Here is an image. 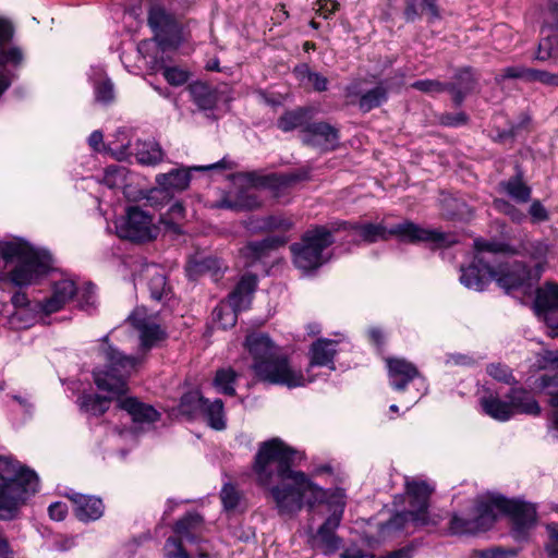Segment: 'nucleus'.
I'll return each instance as SVG.
<instances>
[{
  "label": "nucleus",
  "instance_id": "49",
  "mask_svg": "<svg viewBox=\"0 0 558 558\" xmlns=\"http://www.w3.org/2000/svg\"><path fill=\"white\" fill-rule=\"evenodd\" d=\"M293 227L291 219L283 216H268L264 220L263 229L287 231Z\"/></svg>",
  "mask_w": 558,
  "mask_h": 558
},
{
  "label": "nucleus",
  "instance_id": "33",
  "mask_svg": "<svg viewBox=\"0 0 558 558\" xmlns=\"http://www.w3.org/2000/svg\"><path fill=\"white\" fill-rule=\"evenodd\" d=\"M308 111L304 108L284 112L277 121V126L283 132H290L295 129L302 130L308 124Z\"/></svg>",
  "mask_w": 558,
  "mask_h": 558
},
{
  "label": "nucleus",
  "instance_id": "37",
  "mask_svg": "<svg viewBox=\"0 0 558 558\" xmlns=\"http://www.w3.org/2000/svg\"><path fill=\"white\" fill-rule=\"evenodd\" d=\"M214 323L221 329L233 327L236 324L238 312L230 304L220 302L213 312Z\"/></svg>",
  "mask_w": 558,
  "mask_h": 558
},
{
  "label": "nucleus",
  "instance_id": "31",
  "mask_svg": "<svg viewBox=\"0 0 558 558\" xmlns=\"http://www.w3.org/2000/svg\"><path fill=\"white\" fill-rule=\"evenodd\" d=\"M536 387L549 396V404L554 408L553 424L558 429V374L543 375L536 380Z\"/></svg>",
  "mask_w": 558,
  "mask_h": 558
},
{
  "label": "nucleus",
  "instance_id": "18",
  "mask_svg": "<svg viewBox=\"0 0 558 558\" xmlns=\"http://www.w3.org/2000/svg\"><path fill=\"white\" fill-rule=\"evenodd\" d=\"M225 168V159L208 166H196L192 168H174L167 173L156 177L157 184L167 192H182L186 190L191 182L192 170L205 171L210 169Z\"/></svg>",
  "mask_w": 558,
  "mask_h": 558
},
{
  "label": "nucleus",
  "instance_id": "36",
  "mask_svg": "<svg viewBox=\"0 0 558 558\" xmlns=\"http://www.w3.org/2000/svg\"><path fill=\"white\" fill-rule=\"evenodd\" d=\"M386 99L387 89L383 85H377L361 96L359 107L362 111L368 112L372 109L379 107Z\"/></svg>",
  "mask_w": 558,
  "mask_h": 558
},
{
  "label": "nucleus",
  "instance_id": "44",
  "mask_svg": "<svg viewBox=\"0 0 558 558\" xmlns=\"http://www.w3.org/2000/svg\"><path fill=\"white\" fill-rule=\"evenodd\" d=\"M52 293L66 304L76 293L75 282L70 279L59 280L53 284Z\"/></svg>",
  "mask_w": 558,
  "mask_h": 558
},
{
  "label": "nucleus",
  "instance_id": "1",
  "mask_svg": "<svg viewBox=\"0 0 558 558\" xmlns=\"http://www.w3.org/2000/svg\"><path fill=\"white\" fill-rule=\"evenodd\" d=\"M302 456L274 438L260 444L255 456L253 471L257 483L269 489L281 514L299 512L305 505L313 508L327 499V494L315 485L305 473L292 468Z\"/></svg>",
  "mask_w": 558,
  "mask_h": 558
},
{
  "label": "nucleus",
  "instance_id": "55",
  "mask_svg": "<svg viewBox=\"0 0 558 558\" xmlns=\"http://www.w3.org/2000/svg\"><path fill=\"white\" fill-rule=\"evenodd\" d=\"M531 81H537L549 86H558V74L533 70V72H531Z\"/></svg>",
  "mask_w": 558,
  "mask_h": 558
},
{
  "label": "nucleus",
  "instance_id": "54",
  "mask_svg": "<svg viewBox=\"0 0 558 558\" xmlns=\"http://www.w3.org/2000/svg\"><path fill=\"white\" fill-rule=\"evenodd\" d=\"M316 13L324 19L330 17L338 10L340 4L335 0H317L315 3Z\"/></svg>",
  "mask_w": 558,
  "mask_h": 558
},
{
  "label": "nucleus",
  "instance_id": "3",
  "mask_svg": "<svg viewBox=\"0 0 558 558\" xmlns=\"http://www.w3.org/2000/svg\"><path fill=\"white\" fill-rule=\"evenodd\" d=\"M496 511L511 517L513 535L517 539H524L527 531L536 523V508L534 505L507 499L500 495H488L477 499L472 512L466 517L453 514L449 522V530L456 535L486 531L495 523Z\"/></svg>",
  "mask_w": 558,
  "mask_h": 558
},
{
  "label": "nucleus",
  "instance_id": "12",
  "mask_svg": "<svg viewBox=\"0 0 558 558\" xmlns=\"http://www.w3.org/2000/svg\"><path fill=\"white\" fill-rule=\"evenodd\" d=\"M12 25L0 19V96L11 86L15 78L14 71L22 66L25 57L23 50L17 47L3 48L13 37Z\"/></svg>",
  "mask_w": 558,
  "mask_h": 558
},
{
  "label": "nucleus",
  "instance_id": "15",
  "mask_svg": "<svg viewBox=\"0 0 558 558\" xmlns=\"http://www.w3.org/2000/svg\"><path fill=\"white\" fill-rule=\"evenodd\" d=\"M500 248H502L501 244ZM501 251L492 256V269L488 271L492 281L495 280L500 288L509 292L521 287L529 279V271L521 263L500 260Z\"/></svg>",
  "mask_w": 558,
  "mask_h": 558
},
{
  "label": "nucleus",
  "instance_id": "9",
  "mask_svg": "<svg viewBox=\"0 0 558 558\" xmlns=\"http://www.w3.org/2000/svg\"><path fill=\"white\" fill-rule=\"evenodd\" d=\"M405 489L410 497V509L396 513L385 524L387 530H402L410 522L415 526L425 525L428 521L427 509L433 488L425 481L407 478Z\"/></svg>",
  "mask_w": 558,
  "mask_h": 558
},
{
  "label": "nucleus",
  "instance_id": "45",
  "mask_svg": "<svg viewBox=\"0 0 558 558\" xmlns=\"http://www.w3.org/2000/svg\"><path fill=\"white\" fill-rule=\"evenodd\" d=\"M487 373L489 376H492L494 379L498 381L508 385L515 383L511 369L507 365H504L501 363L489 364L487 366Z\"/></svg>",
  "mask_w": 558,
  "mask_h": 558
},
{
  "label": "nucleus",
  "instance_id": "39",
  "mask_svg": "<svg viewBox=\"0 0 558 558\" xmlns=\"http://www.w3.org/2000/svg\"><path fill=\"white\" fill-rule=\"evenodd\" d=\"M236 373L231 368L218 369L214 379V385L218 392L233 396L235 393L234 383Z\"/></svg>",
  "mask_w": 558,
  "mask_h": 558
},
{
  "label": "nucleus",
  "instance_id": "27",
  "mask_svg": "<svg viewBox=\"0 0 558 558\" xmlns=\"http://www.w3.org/2000/svg\"><path fill=\"white\" fill-rule=\"evenodd\" d=\"M454 82L448 84V92L452 96L456 106H460L466 95L474 90L476 80L470 69L459 71L454 76Z\"/></svg>",
  "mask_w": 558,
  "mask_h": 558
},
{
  "label": "nucleus",
  "instance_id": "59",
  "mask_svg": "<svg viewBox=\"0 0 558 558\" xmlns=\"http://www.w3.org/2000/svg\"><path fill=\"white\" fill-rule=\"evenodd\" d=\"M529 213L534 222H541L548 219V213L539 201H534L531 204Z\"/></svg>",
  "mask_w": 558,
  "mask_h": 558
},
{
  "label": "nucleus",
  "instance_id": "26",
  "mask_svg": "<svg viewBox=\"0 0 558 558\" xmlns=\"http://www.w3.org/2000/svg\"><path fill=\"white\" fill-rule=\"evenodd\" d=\"M507 398L511 404L512 415L517 413L527 415H538L541 413V407L534 399L532 393L523 388H512Z\"/></svg>",
  "mask_w": 558,
  "mask_h": 558
},
{
  "label": "nucleus",
  "instance_id": "53",
  "mask_svg": "<svg viewBox=\"0 0 558 558\" xmlns=\"http://www.w3.org/2000/svg\"><path fill=\"white\" fill-rule=\"evenodd\" d=\"M537 364L541 368H558V350H544L538 354Z\"/></svg>",
  "mask_w": 558,
  "mask_h": 558
},
{
  "label": "nucleus",
  "instance_id": "63",
  "mask_svg": "<svg viewBox=\"0 0 558 558\" xmlns=\"http://www.w3.org/2000/svg\"><path fill=\"white\" fill-rule=\"evenodd\" d=\"M307 85H311L316 92H325L328 88V80L320 73L313 71L307 80Z\"/></svg>",
  "mask_w": 558,
  "mask_h": 558
},
{
  "label": "nucleus",
  "instance_id": "47",
  "mask_svg": "<svg viewBox=\"0 0 558 558\" xmlns=\"http://www.w3.org/2000/svg\"><path fill=\"white\" fill-rule=\"evenodd\" d=\"M166 81L173 86H181L189 80V73L177 66H167L162 71Z\"/></svg>",
  "mask_w": 558,
  "mask_h": 558
},
{
  "label": "nucleus",
  "instance_id": "57",
  "mask_svg": "<svg viewBox=\"0 0 558 558\" xmlns=\"http://www.w3.org/2000/svg\"><path fill=\"white\" fill-rule=\"evenodd\" d=\"M531 72H533V69L508 66L502 70L501 76L504 78H526L531 81Z\"/></svg>",
  "mask_w": 558,
  "mask_h": 558
},
{
  "label": "nucleus",
  "instance_id": "51",
  "mask_svg": "<svg viewBox=\"0 0 558 558\" xmlns=\"http://www.w3.org/2000/svg\"><path fill=\"white\" fill-rule=\"evenodd\" d=\"M543 23L549 28L558 25V0H546Z\"/></svg>",
  "mask_w": 558,
  "mask_h": 558
},
{
  "label": "nucleus",
  "instance_id": "35",
  "mask_svg": "<svg viewBox=\"0 0 558 558\" xmlns=\"http://www.w3.org/2000/svg\"><path fill=\"white\" fill-rule=\"evenodd\" d=\"M163 158V151L158 143L144 142L138 144L136 149V159L142 165L153 166L160 162Z\"/></svg>",
  "mask_w": 558,
  "mask_h": 558
},
{
  "label": "nucleus",
  "instance_id": "14",
  "mask_svg": "<svg viewBox=\"0 0 558 558\" xmlns=\"http://www.w3.org/2000/svg\"><path fill=\"white\" fill-rule=\"evenodd\" d=\"M148 25L155 34V40L162 50L178 47L181 44L180 26L171 13L159 5L151 7L148 12Z\"/></svg>",
  "mask_w": 558,
  "mask_h": 558
},
{
  "label": "nucleus",
  "instance_id": "56",
  "mask_svg": "<svg viewBox=\"0 0 558 558\" xmlns=\"http://www.w3.org/2000/svg\"><path fill=\"white\" fill-rule=\"evenodd\" d=\"M64 305L65 303L53 293L39 303L41 311L48 315L60 311Z\"/></svg>",
  "mask_w": 558,
  "mask_h": 558
},
{
  "label": "nucleus",
  "instance_id": "16",
  "mask_svg": "<svg viewBox=\"0 0 558 558\" xmlns=\"http://www.w3.org/2000/svg\"><path fill=\"white\" fill-rule=\"evenodd\" d=\"M128 320L140 333L142 351L147 352L163 340L165 331L153 317L147 315L144 308L134 310Z\"/></svg>",
  "mask_w": 558,
  "mask_h": 558
},
{
  "label": "nucleus",
  "instance_id": "8",
  "mask_svg": "<svg viewBox=\"0 0 558 558\" xmlns=\"http://www.w3.org/2000/svg\"><path fill=\"white\" fill-rule=\"evenodd\" d=\"M345 223H331L327 226H314L304 232L300 242L290 246L293 263L296 268L307 272L320 267L326 258L324 251L335 242L333 234L340 231Z\"/></svg>",
  "mask_w": 558,
  "mask_h": 558
},
{
  "label": "nucleus",
  "instance_id": "11",
  "mask_svg": "<svg viewBox=\"0 0 558 558\" xmlns=\"http://www.w3.org/2000/svg\"><path fill=\"white\" fill-rule=\"evenodd\" d=\"M327 504L331 513L312 537L313 548L326 555L335 553L341 546V538L337 536L336 530L341 522L345 507L343 492L338 490L327 499Z\"/></svg>",
  "mask_w": 558,
  "mask_h": 558
},
{
  "label": "nucleus",
  "instance_id": "50",
  "mask_svg": "<svg viewBox=\"0 0 558 558\" xmlns=\"http://www.w3.org/2000/svg\"><path fill=\"white\" fill-rule=\"evenodd\" d=\"M167 558H190L179 538L169 537L165 544Z\"/></svg>",
  "mask_w": 558,
  "mask_h": 558
},
{
  "label": "nucleus",
  "instance_id": "29",
  "mask_svg": "<svg viewBox=\"0 0 558 558\" xmlns=\"http://www.w3.org/2000/svg\"><path fill=\"white\" fill-rule=\"evenodd\" d=\"M499 187L500 191L505 192L517 202L525 203L530 199L531 189L523 182L521 172H518L509 180L501 181Z\"/></svg>",
  "mask_w": 558,
  "mask_h": 558
},
{
  "label": "nucleus",
  "instance_id": "43",
  "mask_svg": "<svg viewBox=\"0 0 558 558\" xmlns=\"http://www.w3.org/2000/svg\"><path fill=\"white\" fill-rule=\"evenodd\" d=\"M240 210H253L262 206V198L254 190H241L235 195Z\"/></svg>",
  "mask_w": 558,
  "mask_h": 558
},
{
  "label": "nucleus",
  "instance_id": "28",
  "mask_svg": "<svg viewBox=\"0 0 558 558\" xmlns=\"http://www.w3.org/2000/svg\"><path fill=\"white\" fill-rule=\"evenodd\" d=\"M481 405L485 414L496 421L505 422L513 416L510 401H504L496 395L481 398Z\"/></svg>",
  "mask_w": 558,
  "mask_h": 558
},
{
  "label": "nucleus",
  "instance_id": "40",
  "mask_svg": "<svg viewBox=\"0 0 558 558\" xmlns=\"http://www.w3.org/2000/svg\"><path fill=\"white\" fill-rule=\"evenodd\" d=\"M535 58L541 61L558 58V34H548L539 40Z\"/></svg>",
  "mask_w": 558,
  "mask_h": 558
},
{
  "label": "nucleus",
  "instance_id": "17",
  "mask_svg": "<svg viewBox=\"0 0 558 558\" xmlns=\"http://www.w3.org/2000/svg\"><path fill=\"white\" fill-rule=\"evenodd\" d=\"M302 142L322 151L332 150L338 146L339 132L326 122L307 124L302 131Z\"/></svg>",
  "mask_w": 558,
  "mask_h": 558
},
{
  "label": "nucleus",
  "instance_id": "46",
  "mask_svg": "<svg viewBox=\"0 0 558 558\" xmlns=\"http://www.w3.org/2000/svg\"><path fill=\"white\" fill-rule=\"evenodd\" d=\"M412 87L427 94L448 92V84L437 80H418L412 84Z\"/></svg>",
  "mask_w": 558,
  "mask_h": 558
},
{
  "label": "nucleus",
  "instance_id": "19",
  "mask_svg": "<svg viewBox=\"0 0 558 558\" xmlns=\"http://www.w3.org/2000/svg\"><path fill=\"white\" fill-rule=\"evenodd\" d=\"M192 402H195V408L199 409L205 414L210 427L217 430H221L226 427L223 403L220 399L209 401L199 396L198 392H190L184 395L181 399L182 407Z\"/></svg>",
  "mask_w": 558,
  "mask_h": 558
},
{
  "label": "nucleus",
  "instance_id": "25",
  "mask_svg": "<svg viewBox=\"0 0 558 558\" xmlns=\"http://www.w3.org/2000/svg\"><path fill=\"white\" fill-rule=\"evenodd\" d=\"M395 1L389 0V4L393 7ZM403 16L408 23L415 22L423 15H426L429 21H435L439 17L436 0H403Z\"/></svg>",
  "mask_w": 558,
  "mask_h": 558
},
{
  "label": "nucleus",
  "instance_id": "38",
  "mask_svg": "<svg viewBox=\"0 0 558 558\" xmlns=\"http://www.w3.org/2000/svg\"><path fill=\"white\" fill-rule=\"evenodd\" d=\"M191 95L194 102L199 109L208 110L213 109L216 104V97L205 84H193L190 87Z\"/></svg>",
  "mask_w": 558,
  "mask_h": 558
},
{
  "label": "nucleus",
  "instance_id": "20",
  "mask_svg": "<svg viewBox=\"0 0 558 558\" xmlns=\"http://www.w3.org/2000/svg\"><path fill=\"white\" fill-rule=\"evenodd\" d=\"M286 243V236L270 235L260 241L248 242L240 250V255L244 258V266L250 267L257 260L269 256L271 251L283 246Z\"/></svg>",
  "mask_w": 558,
  "mask_h": 558
},
{
  "label": "nucleus",
  "instance_id": "62",
  "mask_svg": "<svg viewBox=\"0 0 558 558\" xmlns=\"http://www.w3.org/2000/svg\"><path fill=\"white\" fill-rule=\"evenodd\" d=\"M48 513L50 519L62 521L68 513V507L64 502L56 501L49 506Z\"/></svg>",
  "mask_w": 558,
  "mask_h": 558
},
{
  "label": "nucleus",
  "instance_id": "58",
  "mask_svg": "<svg viewBox=\"0 0 558 558\" xmlns=\"http://www.w3.org/2000/svg\"><path fill=\"white\" fill-rule=\"evenodd\" d=\"M547 531L550 537V544L547 546V550L551 558H558V525L555 523L548 524Z\"/></svg>",
  "mask_w": 558,
  "mask_h": 558
},
{
  "label": "nucleus",
  "instance_id": "30",
  "mask_svg": "<svg viewBox=\"0 0 558 558\" xmlns=\"http://www.w3.org/2000/svg\"><path fill=\"white\" fill-rule=\"evenodd\" d=\"M203 524V517L196 512L187 513L182 519L178 520L174 525V532L182 538L189 542H197L195 532L199 530Z\"/></svg>",
  "mask_w": 558,
  "mask_h": 558
},
{
  "label": "nucleus",
  "instance_id": "2",
  "mask_svg": "<svg viewBox=\"0 0 558 558\" xmlns=\"http://www.w3.org/2000/svg\"><path fill=\"white\" fill-rule=\"evenodd\" d=\"M245 347L252 355V368L255 375L260 380L269 384L283 385L289 388L301 387L314 380L310 376L314 366H326L330 371L336 369L333 359L337 353V341L335 340L320 338L312 343L307 368L308 378L291 368L288 359L267 335H248Z\"/></svg>",
  "mask_w": 558,
  "mask_h": 558
},
{
  "label": "nucleus",
  "instance_id": "60",
  "mask_svg": "<svg viewBox=\"0 0 558 558\" xmlns=\"http://www.w3.org/2000/svg\"><path fill=\"white\" fill-rule=\"evenodd\" d=\"M341 558H375V556L369 550L351 545L341 554Z\"/></svg>",
  "mask_w": 558,
  "mask_h": 558
},
{
  "label": "nucleus",
  "instance_id": "52",
  "mask_svg": "<svg viewBox=\"0 0 558 558\" xmlns=\"http://www.w3.org/2000/svg\"><path fill=\"white\" fill-rule=\"evenodd\" d=\"M494 206L499 211L508 215L513 221L520 222L525 218L524 214L520 209L515 208L513 205L506 201L495 199Z\"/></svg>",
  "mask_w": 558,
  "mask_h": 558
},
{
  "label": "nucleus",
  "instance_id": "41",
  "mask_svg": "<svg viewBox=\"0 0 558 558\" xmlns=\"http://www.w3.org/2000/svg\"><path fill=\"white\" fill-rule=\"evenodd\" d=\"M95 100L102 105H109L114 100L113 83L105 77L94 84Z\"/></svg>",
  "mask_w": 558,
  "mask_h": 558
},
{
  "label": "nucleus",
  "instance_id": "5",
  "mask_svg": "<svg viewBox=\"0 0 558 558\" xmlns=\"http://www.w3.org/2000/svg\"><path fill=\"white\" fill-rule=\"evenodd\" d=\"M39 488L36 472L11 457H0V520H12Z\"/></svg>",
  "mask_w": 558,
  "mask_h": 558
},
{
  "label": "nucleus",
  "instance_id": "42",
  "mask_svg": "<svg viewBox=\"0 0 558 558\" xmlns=\"http://www.w3.org/2000/svg\"><path fill=\"white\" fill-rule=\"evenodd\" d=\"M126 170L124 167L110 166L105 170L102 182L109 189H119L125 184Z\"/></svg>",
  "mask_w": 558,
  "mask_h": 558
},
{
  "label": "nucleus",
  "instance_id": "61",
  "mask_svg": "<svg viewBox=\"0 0 558 558\" xmlns=\"http://www.w3.org/2000/svg\"><path fill=\"white\" fill-rule=\"evenodd\" d=\"M513 555L514 551L505 550L500 547L484 549L477 553L478 558H509L510 556Z\"/></svg>",
  "mask_w": 558,
  "mask_h": 558
},
{
  "label": "nucleus",
  "instance_id": "34",
  "mask_svg": "<svg viewBox=\"0 0 558 558\" xmlns=\"http://www.w3.org/2000/svg\"><path fill=\"white\" fill-rule=\"evenodd\" d=\"M147 272L149 275L148 288L150 295L154 300L161 301L170 292L166 276L156 266L148 267Z\"/></svg>",
  "mask_w": 558,
  "mask_h": 558
},
{
  "label": "nucleus",
  "instance_id": "4",
  "mask_svg": "<svg viewBox=\"0 0 558 558\" xmlns=\"http://www.w3.org/2000/svg\"><path fill=\"white\" fill-rule=\"evenodd\" d=\"M102 354L106 361L104 369L93 373L95 385L99 390L106 391L110 398L118 399V407L126 411L134 422L154 423L159 420V413L151 407L140 402L136 398H121L128 391L126 378L135 371L142 359L125 355L108 343V336L104 338Z\"/></svg>",
  "mask_w": 558,
  "mask_h": 558
},
{
  "label": "nucleus",
  "instance_id": "23",
  "mask_svg": "<svg viewBox=\"0 0 558 558\" xmlns=\"http://www.w3.org/2000/svg\"><path fill=\"white\" fill-rule=\"evenodd\" d=\"M68 497L73 502L75 517L80 521H96L102 517L105 506L100 498L80 493L69 494Z\"/></svg>",
  "mask_w": 558,
  "mask_h": 558
},
{
  "label": "nucleus",
  "instance_id": "10",
  "mask_svg": "<svg viewBox=\"0 0 558 558\" xmlns=\"http://www.w3.org/2000/svg\"><path fill=\"white\" fill-rule=\"evenodd\" d=\"M474 246L476 255L469 267L461 268L460 282L468 289L483 291L492 281L488 271L492 269V256L500 251V244L476 240Z\"/></svg>",
  "mask_w": 558,
  "mask_h": 558
},
{
  "label": "nucleus",
  "instance_id": "32",
  "mask_svg": "<svg viewBox=\"0 0 558 558\" xmlns=\"http://www.w3.org/2000/svg\"><path fill=\"white\" fill-rule=\"evenodd\" d=\"M110 396L102 397L95 393H85L78 399L82 411L89 415L100 416L109 409Z\"/></svg>",
  "mask_w": 558,
  "mask_h": 558
},
{
  "label": "nucleus",
  "instance_id": "24",
  "mask_svg": "<svg viewBox=\"0 0 558 558\" xmlns=\"http://www.w3.org/2000/svg\"><path fill=\"white\" fill-rule=\"evenodd\" d=\"M257 286V277L252 274L244 275L235 289L229 294L228 300L222 301L238 313L246 310L252 301V295Z\"/></svg>",
  "mask_w": 558,
  "mask_h": 558
},
{
  "label": "nucleus",
  "instance_id": "22",
  "mask_svg": "<svg viewBox=\"0 0 558 558\" xmlns=\"http://www.w3.org/2000/svg\"><path fill=\"white\" fill-rule=\"evenodd\" d=\"M535 306L538 315L550 329H558V286L549 284L537 294Z\"/></svg>",
  "mask_w": 558,
  "mask_h": 558
},
{
  "label": "nucleus",
  "instance_id": "64",
  "mask_svg": "<svg viewBox=\"0 0 558 558\" xmlns=\"http://www.w3.org/2000/svg\"><path fill=\"white\" fill-rule=\"evenodd\" d=\"M196 272H205L215 270L218 271L220 269V266L218 265V260L213 257L204 258L199 262H196L193 266Z\"/></svg>",
  "mask_w": 558,
  "mask_h": 558
},
{
  "label": "nucleus",
  "instance_id": "6",
  "mask_svg": "<svg viewBox=\"0 0 558 558\" xmlns=\"http://www.w3.org/2000/svg\"><path fill=\"white\" fill-rule=\"evenodd\" d=\"M0 258L5 264H14L8 277L16 287L37 283L52 265L48 251L34 247L22 239L0 241Z\"/></svg>",
  "mask_w": 558,
  "mask_h": 558
},
{
  "label": "nucleus",
  "instance_id": "7",
  "mask_svg": "<svg viewBox=\"0 0 558 558\" xmlns=\"http://www.w3.org/2000/svg\"><path fill=\"white\" fill-rule=\"evenodd\" d=\"M341 223H345L347 227L341 226L340 231H348L355 242L375 243L386 241L391 236L397 238L401 242H430L437 246H450L456 242L454 238L450 234L435 229H425L408 220L390 228L381 223L371 222L349 223L342 221Z\"/></svg>",
  "mask_w": 558,
  "mask_h": 558
},
{
  "label": "nucleus",
  "instance_id": "13",
  "mask_svg": "<svg viewBox=\"0 0 558 558\" xmlns=\"http://www.w3.org/2000/svg\"><path fill=\"white\" fill-rule=\"evenodd\" d=\"M116 228L121 239L132 242H147L158 235V228L154 225L151 216L138 207H130L126 216L117 222Z\"/></svg>",
  "mask_w": 558,
  "mask_h": 558
},
{
  "label": "nucleus",
  "instance_id": "21",
  "mask_svg": "<svg viewBox=\"0 0 558 558\" xmlns=\"http://www.w3.org/2000/svg\"><path fill=\"white\" fill-rule=\"evenodd\" d=\"M388 376L391 387L401 391L415 378H420L416 366L404 359H387Z\"/></svg>",
  "mask_w": 558,
  "mask_h": 558
},
{
  "label": "nucleus",
  "instance_id": "48",
  "mask_svg": "<svg viewBox=\"0 0 558 558\" xmlns=\"http://www.w3.org/2000/svg\"><path fill=\"white\" fill-rule=\"evenodd\" d=\"M220 497L222 505L227 510H233L240 501V494L231 484H226L222 487Z\"/></svg>",
  "mask_w": 558,
  "mask_h": 558
}]
</instances>
